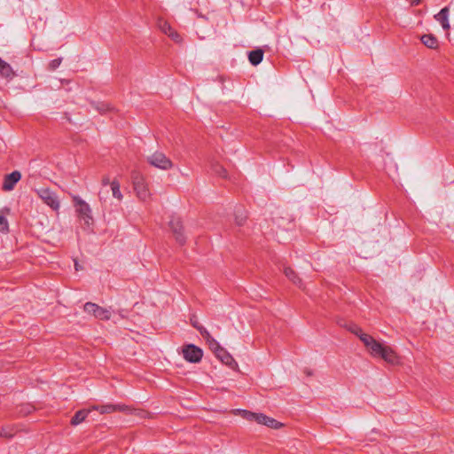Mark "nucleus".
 <instances>
[{"label": "nucleus", "instance_id": "6ab92c4d", "mask_svg": "<svg viewBox=\"0 0 454 454\" xmlns=\"http://www.w3.org/2000/svg\"><path fill=\"white\" fill-rule=\"evenodd\" d=\"M262 57L263 51L261 49L252 51L248 55L249 61L254 66H256L259 63H261L262 60Z\"/></svg>", "mask_w": 454, "mask_h": 454}, {"label": "nucleus", "instance_id": "39448f33", "mask_svg": "<svg viewBox=\"0 0 454 454\" xmlns=\"http://www.w3.org/2000/svg\"><path fill=\"white\" fill-rule=\"evenodd\" d=\"M168 227L176 242L183 246L187 239L183 220L179 216L173 215L168 222Z\"/></svg>", "mask_w": 454, "mask_h": 454}, {"label": "nucleus", "instance_id": "9d476101", "mask_svg": "<svg viewBox=\"0 0 454 454\" xmlns=\"http://www.w3.org/2000/svg\"><path fill=\"white\" fill-rule=\"evenodd\" d=\"M215 356L224 364L231 369L238 370L239 365L232 356L223 348L219 349Z\"/></svg>", "mask_w": 454, "mask_h": 454}, {"label": "nucleus", "instance_id": "dca6fc26", "mask_svg": "<svg viewBox=\"0 0 454 454\" xmlns=\"http://www.w3.org/2000/svg\"><path fill=\"white\" fill-rule=\"evenodd\" d=\"M285 276L292 281L294 285L299 286L300 288H303V284L301 279L296 275L294 270L289 267L285 268L284 270Z\"/></svg>", "mask_w": 454, "mask_h": 454}, {"label": "nucleus", "instance_id": "aec40b11", "mask_svg": "<svg viewBox=\"0 0 454 454\" xmlns=\"http://www.w3.org/2000/svg\"><path fill=\"white\" fill-rule=\"evenodd\" d=\"M157 27L158 28L167 36L173 31V27L171 25L163 19H159L157 21Z\"/></svg>", "mask_w": 454, "mask_h": 454}, {"label": "nucleus", "instance_id": "1a4fd4ad", "mask_svg": "<svg viewBox=\"0 0 454 454\" xmlns=\"http://www.w3.org/2000/svg\"><path fill=\"white\" fill-rule=\"evenodd\" d=\"M83 309L86 313L90 314L100 320H108L112 315L109 309L102 308L92 302L85 303Z\"/></svg>", "mask_w": 454, "mask_h": 454}, {"label": "nucleus", "instance_id": "f3484780", "mask_svg": "<svg viewBox=\"0 0 454 454\" xmlns=\"http://www.w3.org/2000/svg\"><path fill=\"white\" fill-rule=\"evenodd\" d=\"M90 408L87 409V410L84 409V410L78 411L74 414V416L72 418L71 425L77 426V425L81 424L82 422H83L85 420V419L90 414Z\"/></svg>", "mask_w": 454, "mask_h": 454}, {"label": "nucleus", "instance_id": "20e7f679", "mask_svg": "<svg viewBox=\"0 0 454 454\" xmlns=\"http://www.w3.org/2000/svg\"><path fill=\"white\" fill-rule=\"evenodd\" d=\"M132 184L137 199L141 201H147L151 199L152 193L149 189V184L145 177L138 173L132 172L131 174Z\"/></svg>", "mask_w": 454, "mask_h": 454}, {"label": "nucleus", "instance_id": "412c9836", "mask_svg": "<svg viewBox=\"0 0 454 454\" xmlns=\"http://www.w3.org/2000/svg\"><path fill=\"white\" fill-rule=\"evenodd\" d=\"M111 191L113 193L114 198L117 199L118 200H121L123 196L121 192V184L117 180H113L110 183Z\"/></svg>", "mask_w": 454, "mask_h": 454}, {"label": "nucleus", "instance_id": "f8f14e48", "mask_svg": "<svg viewBox=\"0 0 454 454\" xmlns=\"http://www.w3.org/2000/svg\"><path fill=\"white\" fill-rule=\"evenodd\" d=\"M125 410H126V407H124L122 405H115V404H105V405H100V406L93 405L90 407V411H98L101 414H108V413H113L115 411H122Z\"/></svg>", "mask_w": 454, "mask_h": 454}, {"label": "nucleus", "instance_id": "6e6552de", "mask_svg": "<svg viewBox=\"0 0 454 454\" xmlns=\"http://www.w3.org/2000/svg\"><path fill=\"white\" fill-rule=\"evenodd\" d=\"M39 198L52 210L58 211L60 207V202L55 192L49 189H40L37 191Z\"/></svg>", "mask_w": 454, "mask_h": 454}, {"label": "nucleus", "instance_id": "b1692460", "mask_svg": "<svg viewBox=\"0 0 454 454\" xmlns=\"http://www.w3.org/2000/svg\"><path fill=\"white\" fill-rule=\"evenodd\" d=\"M168 37L176 43H181L183 42L181 35L175 28L168 35Z\"/></svg>", "mask_w": 454, "mask_h": 454}, {"label": "nucleus", "instance_id": "a878e982", "mask_svg": "<svg viewBox=\"0 0 454 454\" xmlns=\"http://www.w3.org/2000/svg\"><path fill=\"white\" fill-rule=\"evenodd\" d=\"M111 182H112V181H110V179H109V177H108V176H104V177L102 178V184H103V185H108V184L110 185V183H111Z\"/></svg>", "mask_w": 454, "mask_h": 454}, {"label": "nucleus", "instance_id": "393cba45", "mask_svg": "<svg viewBox=\"0 0 454 454\" xmlns=\"http://www.w3.org/2000/svg\"><path fill=\"white\" fill-rule=\"evenodd\" d=\"M60 64V60L59 59H54L51 62L50 66L51 67L52 69H55L56 67H58Z\"/></svg>", "mask_w": 454, "mask_h": 454}, {"label": "nucleus", "instance_id": "f257e3e1", "mask_svg": "<svg viewBox=\"0 0 454 454\" xmlns=\"http://www.w3.org/2000/svg\"><path fill=\"white\" fill-rule=\"evenodd\" d=\"M349 331L361 340L364 350L371 357L380 359L392 366L402 365V356L394 347L388 345L386 341L376 339L356 325L350 327Z\"/></svg>", "mask_w": 454, "mask_h": 454}, {"label": "nucleus", "instance_id": "a211bd4d", "mask_svg": "<svg viewBox=\"0 0 454 454\" xmlns=\"http://www.w3.org/2000/svg\"><path fill=\"white\" fill-rule=\"evenodd\" d=\"M0 74L6 78L12 79L14 76V72L12 67L5 61L0 59Z\"/></svg>", "mask_w": 454, "mask_h": 454}, {"label": "nucleus", "instance_id": "f03ea898", "mask_svg": "<svg viewBox=\"0 0 454 454\" xmlns=\"http://www.w3.org/2000/svg\"><path fill=\"white\" fill-rule=\"evenodd\" d=\"M231 413L240 416L249 422H255L258 425L264 426L268 428L278 430L284 427L282 422L278 421L274 418L269 417L262 412H253L247 410L235 409Z\"/></svg>", "mask_w": 454, "mask_h": 454}, {"label": "nucleus", "instance_id": "4be33fe9", "mask_svg": "<svg viewBox=\"0 0 454 454\" xmlns=\"http://www.w3.org/2000/svg\"><path fill=\"white\" fill-rule=\"evenodd\" d=\"M9 213V209H5V213L4 210L0 211V231L7 232L9 230V223L6 219V215Z\"/></svg>", "mask_w": 454, "mask_h": 454}, {"label": "nucleus", "instance_id": "423d86ee", "mask_svg": "<svg viewBox=\"0 0 454 454\" xmlns=\"http://www.w3.org/2000/svg\"><path fill=\"white\" fill-rule=\"evenodd\" d=\"M183 357L190 363H199L203 356V351L200 348L193 344H185L181 348Z\"/></svg>", "mask_w": 454, "mask_h": 454}, {"label": "nucleus", "instance_id": "4468645a", "mask_svg": "<svg viewBox=\"0 0 454 454\" xmlns=\"http://www.w3.org/2000/svg\"><path fill=\"white\" fill-rule=\"evenodd\" d=\"M199 331L200 332L201 335L206 339L209 345V348L214 352L215 355L218 352L219 349H222L223 348L220 346V344L211 337L209 333L203 327H198Z\"/></svg>", "mask_w": 454, "mask_h": 454}, {"label": "nucleus", "instance_id": "5701e85b", "mask_svg": "<svg viewBox=\"0 0 454 454\" xmlns=\"http://www.w3.org/2000/svg\"><path fill=\"white\" fill-rule=\"evenodd\" d=\"M13 428L10 427H2L0 429V436L4 438H10L14 435Z\"/></svg>", "mask_w": 454, "mask_h": 454}, {"label": "nucleus", "instance_id": "cd10ccee", "mask_svg": "<svg viewBox=\"0 0 454 454\" xmlns=\"http://www.w3.org/2000/svg\"><path fill=\"white\" fill-rule=\"evenodd\" d=\"M412 4H418L420 0H410Z\"/></svg>", "mask_w": 454, "mask_h": 454}, {"label": "nucleus", "instance_id": "bb28decb", "mask_svg": "<svg viewBox=\"0 0 454 454\" xmlns=\"http://www.w3.org/2000/svg\"><path fill=\"white\" fill-rule=\"evenodd\" d=\"M137 414L141 417H145L146 415V412L144 411H139Z\"/></svg>", "mask_w": 454, "mask_h": 454}, {"label": "nucleus", "instance_id": "0eeeda50", "mask_svg": "<svg viewBox=\"0 0 454 454\" xmlns=\"http://www.w3.org/2000/svg\"><path fill=\"white\" fill-rule=\"evenodd\" d=\"M147 160L152 166L162 170H169L174 166L172 160L164 153L160 152H156L150 155Z\"/></svg>", "mask_w": 454, "mask_h": 454}, {"label": "nucleus", "instance_id": "2eb2a0df", "mask_svg": "<svg viewBox=\"0 0 454 454\" xmlns=\"http://www.w3.org/2000/svg\"><path fill=\"white\" fill-rule=\"evenodd\" d=\"M420 41L428 49L436 50L439 48L438 39L432 34L423 35Z\"/></svg>", "mask_w": 454, "mask_h": 454}, {"label": "nucleus", "instance_id": "7ed1b4c3", "mask_svg": "<svg viewBox=\"0 0 454 454\" xmlns=\"http://www.w3.org/2000/svg\"><path fill=\"white\" fill-rule=\"evenodd\" d=\"M72 201L79 222L84 229H90L94 223L90 206L79 196H73Z\"/></svg>", "mask_w": 454, "mask_h": 454}, {"label": "nucleus", "instance_id": "ddd939ff", "mask_svg": "<svg viewBox=\"0 0 454 454\" xmlns=\"http://www.w3.org/2000/svg\"><path fill=\"white\" fill-rule=\"evenodd\" d=\"M449 7H444L437 14L434 15L435 20L438 21L442 27L446 31L450 30V28L449 22Z\"/></svg>", "mask_w": 454, "mask_h": 454}, {"label": "nucleus", "instance_id": "9b49d317", "mask_svg": "<svg viewBox=\"0 0 454 454\" xmlns=\"http://www.w3.org/2000/svg\"><path fill=\"white\" fill-rule=\"evenodd\" d=\"M21 174L19 171H13L4 176L3 190L5 192L12 191L15 184L20 180Z\"/></svg>", "mask_w": 454, "mask_h": 454}]
</instances>
